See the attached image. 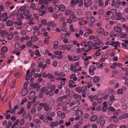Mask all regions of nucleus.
Returning a JSON list of instances; mask_svg holds the SVG:
<instances>
[{"label":"nucleus","mask_w":128,"mask_h":128,"mask_svg":"<svg viewBox=\"0 0 128 128\" xmlns=\"http://www.w3.org/2000/svg\"><path fill=\"white\" fill-rule=\"evenodd\" d=\"M55 101L54 99L53 98L50 99L49 101V104L50 105L53 106L54 105Z\"/></svg>","instance_id":"obj_32"},{"label":"nucleus","mask_w":128,"mask_h":128,"mask_svg":"<svg viewBox=\"0 0 128 128\" xmlns=\"http://www.w3.org/2000/svg\"><path fill=\"white\" fill-rule=\"evenodd\" d=\"M50 110L48 105H47L44 108V110L46 111H48Z\"/></svg>","instance_id":"obj_55"},{"label":"nucleus","mask_w":128,"mask_h":128,"mask_svg":"<svg viewBox=\"0 0 128 128\" xmlns=\"http://www.w3.org/2000/svg\"><path fill=\"white\" fill-rule=\"evenodd\" d=\"M111 13L113 14H115L116 13V10L114 9H112L111 10Z\"/></svg>","instance_id":"obj_62"},{"label":"nucleus","mask_w":128,"mask_h":128,"mask_svg":"<svg viewBox=\"0 0 128 128\" xmlns=\"http://www.w3.org/2000/svg\"><path fill=\"white\" fill-rule=\"evenodd\" d=\"M62 40L64 44H66L69 42V39L66 37L63 40Z\"/></svg>","instance_id":"obj_50"},{"label":"nucleus","mask_w":128,"mask_h":128,"mask_svg":"<svg viewBox=\"0 0 128 128\" xmlns=\"http://www.w3.org/2000/svg\"><path fill=\"white\" fill-rule=\"evenodd\" d=\"M103 63L100 62L99 63H96L97 66L98 68H101L103 66Z\"/></svg>","instance_id":"obj_29"},{"label":"nucleus","mask_w":128,"mask_h":128,"mask_svg":"<svg viewBox=\"0 0 128 128\" xmlns=\"http://www.w3.org/2000/svg\"><path fill=\"white\" fill-rule=\"evenodd\" d=\"M34 20L33 18H31L29 19L28 23L29 24H34V23L32 22Z\"/></svg>","instance_id":"obj_45"},{"label":"nucleus","mask_w":128,"mask_h":128,"mask_svg":"<svg viewBox=\"0 0 128 128\" xmlns=\"http://www.w3.org/2000/svg\"><path fill=\"white\" fill-rule=\"evenodd\" d=\"M104 31V29L101 28H100L98 29L97 30L99 34H101Z\"/></svg>","instance_id":"obj_31"},{"label":"nucleus","mask_w":128,"mask_h":128,"mask_svg":"<svg viewBox=\"0 0 128 128\" xmlns=\"http://www.w3.org/2000/svg\"><path fill=\"white\" fill-rule=\"evenodd\" d=\"M59 7L60 10L62 11H64L65 10L66 8L64 5L61 4Z\"/></svg>","instance_id":"obj_28"},{"label":"nucleus","mask_w":128,"mask_h":128,"mask_svg":"<svg viewBox=\"0 0 128 128\" xmlns=\"http://www.w3.org/2000/svg\"><path fill=\"white\" fill-rule=\"evenodd\" d=\"M27 88H23L22 89L21 91L22 96H24L26 95L27 93Z\"/></svg>","instance_id":"obj_7"},{"label":"nucleus","mask_w":128,"mask_h":128,"mask_svg":"<svg viewBox=\"0 0 128 128\" xmlns=\"http://www.w3.org/2000/svg\"><path fill=\"white\" fill-rule=\"evenodd\" d=\"M35 92L34 90L32 91L30 94V96L31 97L34 96L35 95Z\"/></svg>","instance_id":"obj_41"},{"label":"nucleus","mask_w":128,"mask_h":128,"mask_svg":"<svg viewBox=\"0 0 128 128\" xmlns=\"http://www.w3.org/2000/svg\"><path fill=\"white\" fill-rule=\"evenodd\" d=\"M120 43L118 42H113L110 41H107L105 43L106 45H110L112 46H114L116 49H117V46H118Z\"/></svg>","instance_id":"obj_1"},{"label":"nucleus","mask_w":128,"mask_h":128,"mask_svg":"<svg viewBox=\"0 0 128 128\" xmlns=\"http://www.w3.org/2000/svg\"><path fill=\"white\" fill-rule=\"evenodd\" d=\"M80 59V58L78 56H74L73 58V60L76 61Z\"/></svg>","instance_id":"obj_46"},{"label":"nucleus","mask_w":128,"mask_h":128,"mask_svg":"<svg viewBox=\"0 0 128 128\" xmlns=\"http://www.w3.org/2000/svg\"><path fill=\"white\" fill-rule=\"evenodd\" d=\"M112 118H113V122H115L117 123L118 121V120L117 118V116L116 115L112 116Z\"/></svg>","instance_id":"obj_26"},{"label":"nucleus","mask_w":128,"mask_h":128,"mask_svg":"<svg viewBox=\"0 0 128 128\" xmlns=\"http://www.w3.org/2000/svg\"><path fill=\"white\" fill-rule=\"evenodd\" d=\"M60 10L59 7L58 6H56L54 8V11L56 12H57Z\"/></svg>","instance_id":"obj_51"},{"label":"nucleus","mask_w":128,"mask_h":128,"mask_svg":"<svg viewBox=\"0 0 128 128\" xmlns=\"http://www.w3.org/2000/svg\"><path fill=\"white\" fill-rule=\"evenodd\" d=\"M36 108H32L30 112L31 114H34L36 112Z\"/></svg>","instance_id":"obj_60"},{"label":"nucleus","mask_w":128,"mask_h":128,"mask_svg":"<svg viewBox=\"0 0 128 128\" xmlns=\"http://www.w3.org/2000/svg\"><path fill=\"white\" fill-rule=\"evenodd\" d=\"M76 65L74 66L73 65H71V70H72L73 71H76L77 70H76Z\"/></svg>","instance_id":"obj_33"},{"label":"nucleus","mask_w":128,"mask_h":128,"mask_svg":"<svg viewBox=\"0 0 128 128\" xmlns=\"http://www.w3.org/2000/svg\"><path fill=\"white\" fill-rule=\"evenodd\" d=\"M54 23L53 21H52L50 22H48L47 23V25L48 27L50 26H52Z\"/></svg>","instance_id":"obj_54"},{"label":"nucleus","mask_w":128,"mask_h":128,"mask_svg":"<svg viewBox=\"0 0 128 128\" xmlns=\"http://www.w3.org/2000/svg\"><path fill=\"white\" fill-rule=\"evenodd\" d=\"M69 82L70 84L68 85L69 87L70 88H72L74 87L73 86V84H71V83H73L74 82L72 80H70L69 81Z\"/></svg>","instance_id":"obj_43"},{"label":"nucleus","mask_w":128,"mask_h":128,"mask_svg":"<svg viewBox=\"0 0 128 128\" xmlns=\"http://www.w3.org/2000/svg\"><path fill=\"white\" fill-rule=\"evenodd\" d=\"M72 46V45H68L67 46L66 45V49H67L69 51H70L71 50Z\"/></svg>","instance_id":"obj_48"},{"label":"nucleus","mask_w":128,"mask_h":128,"mask_svg":"<svg viewBox=\"0 0 128 128\" xmlns=\"http://www.w3.org/2000/svg\"><path fill=\"white\" fill-rule=\"evenodd\" d=\"M32 103H31V102L30 101L28 102V104L27 105V108L28 109H30Z\"/></svg>","instance_id":"obj_53"},{"label":"nucleus","mask_w":128,"mask_h":128,"mask_svg":"<svg viewBox=\"0 0 128 128\" xmlns=\"http://www.w3.org/2000/svg\"><path fill=\"white\" fill-rule=\"evenodd\" d=\"M47 76L49 79H54V76L50 74H48L47 75Z\"/></svg>","instance_id":"obj_36"},{"label":"nucleus","mask_w":128,"mask_h":128,"mask_svg":"<svg viewBox=\"0 0 128 128\" xmlns=\"http://www.w3.org/2000/svg\"><path fill=\"white\" fill-rule=\"evenodd\" d=\"M65 12V14L66 16L70 14L72 12V10H66Z\"/></svg>","instance_id":"obj_25"},{"label":"nucleus","mask_w":128,"mask_h":128,"mask_svg":"<svg viewBox=\"0 0 128 128\" xmlns=\"http://www.w3.org/2000/svg\"><path fill=\"white\" fill-rule=\"evenodd\" d=\"M30 72V70H28L26 72V80H28L30 79V74L29 73Z\"/></svg>","instance_id":"obj_24"},{"label":"nucleus","mask_w":128,"mask_h":128,"mask_svg":"<svg viewBox=\"0 0 128 128\" xmlns=\"http://www.w3.org/2000/svg\"><path fill=\"white\" fill-rule=\"evenodd\" d=\"M58 122L57 121H55L54 122L52 121L50 122V126L51 128H53L54 126H56L58 125Z\"/></svg>","instance_id":"obj_4"},{"label":"nucleus","mask_w":128,"mask_h":128,"mask_svg":"<svg viewBox=\"0 0 128 128\" xmlns=\"http://www.w3.org/2000/svg\"><path fill=\"white\" fill-rule=\"evenodd\" d=\"M40 86L38 84V83H36L34 84V88H40Z\"/></svg>","instance_id":"obj_52"},{"label":"nucleus","mask_w":128,"mask_h":128,"mask_svg":"<svg viewBox=\"0 0 128 128\" xmlns=\"http://www.w3.org/2000/svg\"><path fill=\"white\" fill-rule=\"evenodd\" d=\"M100 80V78L99 76H96L94 77L93 79V81L94 83H96L98 82Z\"/></svg>","instance_id":"obj_12"},{"label":"nucleus","mask_w":128,"mask_h":128,"mask_svg":"<svg viewBox=\"0 0 128 128\" xmlns=\"http://www.w3.org/2000/svg\"><path fill=\"white\" fill-rule=\"evenodd\" d=\"M61 81L60 82V84L61 85H64L65 84V81L66 80V79L65 78H62L61 80Z\"/></svg>","instance_id":"obj_30"},{"label":"nucleus","mask_w":128,"mask_h":128,"mask_svg":"<svg viewBox=\"0 0 128 128\" xmlns=\"http://www.w3.org/2000/svg\"><path fill=\"white\" fill-rule=\"evenodd\" d=\"M73 98L76 99L77 101H79L81 98V96L80 95H78L76 94H74L73 95Z\"/></svg>","instance_id":"obj_6"},{"label":"nucleus","mask_w":128,"mask_h":128,"mask_svg":"<svg viewBox=\"0 0 128 128\" xmlns=\"http://www.w3.org/2000/svg\"><path fill=\"white\" fill-rule=\"evenodd\" d=\"M86 18L88 19L90 18L92 16V14L91 12H87L86 13Z\"/></svg>","instance_id":"obj_13"},{"label":"nucleus","mask_w":128,"mask_h":128,"mask_svg":"<svg viewBox=\"0 0 128 128\" xmlns=\"http://www.w3.org/2000/svg\"><path fill=\"white\" fill-rule=\"evenodd\" d=\"M15 24L17 25L18 26H20L22 25V23L21 22H14Z\"/></svg>","instance_id":"obj_57"},{"label":"nucleus","mask_w":128,"mask_h":128,"mask_svg":"<svg viewBox=\"0 0 128 128\" xmlns=\"http://www.w3.org/2000/svg\"><path fill=\"white\" fill-rule=\"evenodd\" d=\"M69 28L70 30H71L73 32H75V30L74 28L73 24H70L69 26Z\"/></svg>","instance_id":"obj_38"},{"label":"nucleus","mask_w":128,"mask_h":128,"mask_svg":"<svg viewBox=\"0 0 128 128\" xmlns=\"http://www.w3.org/2000/svg\"><path fill=\"white\" fill-rule=\"evenodd\" d=\"M25 122V121L24 119H22L20 121V124L22 126L23 125Z\"/></svg>","instance_id":"obj_61"},{"label":"nucleus","mask_w":128,"mask_h":128,"mask_svg":"<svg viewBox=\"0 0 128 128\" xmlns=\"http://www.w3.org/2000/svg\"><path fill=\"white\" fill-rule=\"evenodd\" d=\"M117 93L118 94H123L122 89H118L117 91Z\"/></svg>","instance_id":"obj_47"},{"label":"nucleus","mask_w":128,"mask_h":128,"mask_svg":"<svg viewBox=\"0 0 128 128\" xmlns=\"http://www.w3.org/2000/svg\"><path fill=\"white\" fill-rule=\"evenodd\" d=\"M63 98L62 96H60L58 98V100L59 101V105L60 106H62L64 104V102L63 101Z\"/></svg>","instance_id":"obj_10"},{"label":"nucleus","mask_w":128,"mask_h":128,"mask_svg":"<svg viewBox=\"0 0 128 128\" xmlns=\"http://www.w3.org/2000/svg\"><path fill=\"white\" fill-rule=\"evenodd\" d=\"M66 44H63L59 46V48L62 50H66Z\"/></svg>","instance_id":"obj_11"},{"label":"nucleus","mask_w":128,"mask_h":128,"mask_svg":"<svg viewBox=\"0 0 128 128\" xmlns=\"http://www.w3.org/2000/svg\"><path fill=\"white\" fill-rule=\"evenodd\" d=\"M98 47L99 48H101L102 46L104 45V43L102 42H98Z\"/></svg>","instance_id":"obj_63"},{"label":"nucleus","mask_w":128,"mask_h":128,"mask_svg":"<svg viewBox=\"0 0 128 128\" xmlns=\"http://www.w3.org/2000/svg\"><path fill=\"white\" fill-rule=\"evenodd\" d=\"M14 36L13 34H9L8 36V39L10 40L13 38Z\"/></svg>","instance_id":"obj_40"},{"label":"nucleus","mask_w":128,"mask_h":128,"mask_svg":"<svg viewBox=\"0 0 128 128\" xmlns=\"http://www.w3.org/2000/svg\"><path fill=\"white\" fill-rule=\"evenodd\" d=\"M0 34L2 37H4L6 35L8 34V32L4 30L1 32Z\"/></svg>","instance_id":"obj_21"},{"label":"nucleus","mask_w":128,"mask_h":128,"mask_svg":"<svg viewBox=\"0 0 128 128\" xmlns=\"http://www.w3.org/2000/svg\"><path fill=\"white\" fill-rule=\"evenodd\" d=\"M32 44V42L30 40L26 43V45L28 46H30Z\"/></svg>","instance_id":"obj_64"},{"label":"nucleus","mask_w":128,"mask_h":128,"mask_svg":"<svg viewBox=\"0 0 128 128\" xmlns=\"http://www.w3.org/2000/svg\"><path fill=\"white\" fill-rule=\"evenodd\" d=\"M35 54L36 55L38 56H41V55L39 51L38 50H36Z\"/></svg>","instance_id":"obj_44"},{"label":"nucleus","mask_w":128,"mask_h":128,"mask_svg":"<svg viewBox=\"0 0 128 128\" xmlns=\"http://www.w3.org/2000/svg\"><path fill=\"white\" fill-rule=\"evenodd\" d=\"M71 14L69 16V18L74 20V21L76 20V17L75 15V14L74 12H72Z\"/></svg>","instance_id":"obj_9"},{"label":"nucleus","mask_w":128,"mask_h":128,"mask_svg":"<svg viewBox=\"0 0 128 128\" xmlns=\"http://www.w3.org/2000/svg\"><path fill=\"white\" fill-rule=\"evenodd\" d=\"M87 87L86 86L84 85L81 88V92H86L87 91Z\"/></svg>","instance_id":"obj_23"},{"label":"nucleus","mask_w":128,"mask_h":128,"mask_svg":"<svg viewBox=\"0 0 128 128\" xmlns=\"http://www.w3.org/2000/svg\"><path fill=\"white\" fill-rule=\"evenodd\" d=\"M88 46V50H92V47L93 46V43L91 41H89L87 43Z\"/></svg>","instance_id":"obj_8"},{"label":"nucleus","mask_w":128,"mask_h":128,"mask_svg":"<svg viewBox=\"0 0 128 128\" xmlns=\"http://www.w3.org/2000/svg\"><path fill=\"white\" fill-rule=\"evenodd\" d=\"M83 112L82 110H79L76 113V115L79 117H80L82 116Z\"/></svg>","instance_id":"obj_15"},{"label":"nucleus","mask_w":128,"mask_h":128,"mask_svg":"<svg viewBox=\"0 0 128 128\" xmlns=\"http://www.w3.org/2000/svg\"><path fill=\"white\" fill-rule=\"evenodd\" d=\"M29 84V82L28 81H27L24 84V88H26L28 87V85Z\"/></svg>","instance_id":"obj_49"},{"label":"nucleus","mask_w":128,"mask_h":128,"mask_svg":"<svg viewBox=\"0 0 128 128\" xmlns=\"http://www.w3.org/2000/svg\"><path fill=\"white\" fill-rule=\"evenodd\" d=\"M41 92H44L46 94L48 95L49 94V92L44 87H43L41 90Z\"/></svg>","instance_id":"obj_14"},{"label":"nucleus","mask_w":128,"mask_h":128,"mask_svg":"<svg viewBox=\"0 0 128 128\" xmlns=\"http://www.w3.org/2000/svg\"><path fill=\"white\" fill-rule=\"evenodd\" d=\"M115 4L113 5L112 4V6H115L116 8H118L120 4H121V2H118Z\"/></svg>","instance_id":"obj_42"},{"label":"nucleus","mask_w":128,"mask_h":128,"mask_svg":"<svg viewBox=\"0 0 128 128\" xmlns=\"http://www.w3.org/2000/svg\"><path fill=\"white\" fill-rule=\"evenodd\" d=\"M100 54V53L98 51H97L96 52L94 53V54L92 56L94 57H96V56H99Z\"/></svg>","instance_id":"obj_35"},{"label":"nucleus","mask_w":128,"mask_h":128,"mask_svg":"<svg viewBox=\"0 0 128 128\" xmlns=\"http://www.w3.org/2000/svg\"><path fill=\"white\" fill-rule=\"evenodd\" d=\"M93 47H96V48H99V47H98V42H96L94 43L93 44Z\"/></svg>","instance_id":"obj_58"},{"label":"nucleus","mask_w":128,"mask_h":128,"mask_svg":"<svg viewBox=\"0 0 128 128\" xmlns=\"http://www.w3.org/2000/svg\"><path fill=\"white\" fill-rule=\"evenodd\" d=\"M98 116H97L94 115L90 118V120L92 122H94L96 120Z\"/></svg>","instance_id":"obj_16"},{"label":"nucleus","mask_w":128,"mask_h":128,"mask_svg":"<svg viewBox=\"0 0 128 128\" xmlns=\"http://www.w3.org/2000/svg\"><path fill=\"white\" fill-rule=\"evenodd\" d=\"M114 30L115 31L117 32H120L122 31L121 29L120 28L116 26L114 27Z\"/></svg>","instance_id":"obj_22"},{"label":"nucleus","mask_w":128,"mask_h":128,"mask_svg":"<svg viewBox=\"0 0 128 128\" xmlns=\"http://www.w3.org/2000/svg\"><path fill=\"white\" fill-rule=\"evenodd\" d=\"M96 69V67L94 66L91 65L90 67L89 72L90 74L93 75L94 74L93 71Z\"/></svg>","instance_id":"obj_2"},{"label":"nucleus","mask_w":128,"mask_h":128,"mask_svg":"<svg viewBox=\"0 0 128 128\" xmlns=\"http://www.w3.org/2000/svg\"><path fill=\"white\" fill-rule=\"evenodd\" d=\"M6 25L7 26H12L14 23V22L12 21L8 20L6 21Z\"/></svg>","instance_id":"obj_17"},{"label":"nucleus","mask_w":128,"mask_h":128,"mask_svg":"<svg viewBox=\"0 0 128 128\" xmlns=\"http://www.w3.org/2000/svg\"><path fill=\"white\" fill-rule=\"evenodd\" d=\"M40 33V32L38 30L35 31L34 33V35L36 36H38Z\"/></svg>","instance_id":"obj_59"},{"label":"nucleus","mask_w":128,"mask_h":128,"mask_svg":"<svg viewBox=\"0 0 128 128\" xmlns=\"http://www.w3.org/2000/svg\"><path fill=\"white\" fill-rule=\"evenodd\" d=\"M38 40V37L34 36H32L31 38V40L33 42H36Z\"/></svg>","instance_id":"obj_19"},{"label":"nucleus","mask_w":128,"mask_h":128,"mask_svg":"<svg viewBox=\"0 0 128 128\" xmlns=\"http://www.w3.org/2000/svg\"><path fill=\"white\" fill-rule=\"evenodd\" d=\"M70 67L69 65L67 64H65L63 68V70L65 72H68L70 70Z\"/></svg>","instance_id":"obj_5"},{"label":"nucleus","mask_w":128,"mask_h":128,"mask_svg":"<svg viewBox=\"0 0 128 128\" xmlns=\"http://www.w3.org/2000/svg\"><path fill=\"white\" fill-rule=\"evenodd\" d=\"M78 0H73L71 1V4L73 5H75L78 3Z\"/></svg>","instance_id":"obj_37"},{"label":"nucleus","mask_w":128,"mask_h":128,"mask_svg":"<svg viewBox=\"0 0 128 128\" xmlns=\"http://www.w3.org/2000/svg\"><path fill=\"white\" fill-rule=\"evenodd\" d=\"M75 90L78 92L80 93L81 92V88L80 87L76 88L75 89Z\"/></svg>","instance_id":"obj_56"},{"label":"nucleus","mask_w":128,"mask_h":128,"mask_svg":"<svg viewBox=\"0 0 128 128\" xmlns=\"http://www.w3.org/2000/svg\"><path fill=\"white\" fill-rule=\"evenodd\" d=\"M58 42L57 41H56L54 42V48L55 50L58 47Z\"/></svg>","instance_id":"obj_20"},{"label":"nucleus","mask_w":128,"mask_h":128,"mask_svg":"<svg viewBox=\"0 0 128 128\" xmlns=\"http://www.w3.org/2000/svg\"><path fill=\"white\" fill-rule=\"evenodd\" d=\"M37 62L38 64V65L39 67H41L42 66L43 64L44 60L42 58H39L37 60Z\"/></svg>","instance_id":"obj_3"},{"label":"nucleus","mask_w":128,"mask_h":128,"mask_svg":"<svg viewBox=\"0 0 128 128\" xmlns=\"http://www.w3.org/2000/svg\"><path fill=\"white\" fill-rule=\"evenodd\" d=\"M30 14V12L28 10L26 9L24 11V14L25 16H28Z\"/></svg>","instance_id":"obj_27"},{"label":"nucleus","mask_w":128,"mask_h":128,"mask_svg":"<svg viewBox=\"0 0 128 128\" xmlns=\"http://www.w3.org/2000/svg\"><path fill=\"white\" fill-rule=\"evenodd\" d=\"M98 12L99 14L102 15L104 13V11L103 9H100L98 10Z\"/></svg>","instance_id":"obj_39"},{"label":"nucleus","mask_w":128,"mask_h":128,"mask_svg":"<svg viewBox=\"0 0 128 128\" xmlns=\"http://www.w3.org/2000/svg\"><path fill=\"white\" fill-rule=\"evenodd\" d=\"M20 111L18 112V114H22L23 115H24L26 112V111L24 110V109L22 107H21L20 108Z\"/></svg>","instance_id":"obj_18"},{"label":"nucleus","mask_w":128,"mask_h":128,"mask_svg":"<svg viewBox=\"0 0 128 128\" xmlns=\"http://www.w3.org/2000/svg\"><path fill=\"white\" fill-rule=\"evenodd\" d=\"M8 50L7 48L6 47L4 46L1 48V51L2 52H6Z\"/></svg>","instance_id":"obj_34"}]
</instances>
